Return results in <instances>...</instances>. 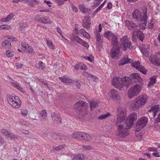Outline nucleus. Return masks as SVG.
<instances>
[{"instance_id": "nucleus-1", "label": "nucleus", "mask_w": 160, "mask_h": 160, "mask_svg": "<svg viewBox=\"0 0 160 160\" xmlns=\"http://www.w3.org/2000/svg\"><path fill=\"white\" fill-rule=\"evenodd\" d=\"M126 112L122 110L121 108L119 109L118 110L116 126L118 130V136L121 138L125 137L129 133L128 126L126 125V128H124V124H126Z\"/></svg>"}, {"instance_id": "nucleus-2", "label": "nucleus", "mask_w": 160, "mask_h": 160, "mask_svg": "<svg viewBox=\"0 0 160 160\" xmlns=\"http://www.w3.org/2000/svg\"><path fill=\"white\" fill-rule=\"evenodd\" d=\"M141 12L138 9H135L132 13V18L139 24V27L142 30L145 29L147 23V8L143 7L141 8Z\"/></svg>"}, {"instance_id": "nucleus-3", "label": "nucleus", "mask_w": 160, "mask_h": 160, "mask_svg": "<svg viewBox=\"0 0 160 160\" xmlns=\"http://www.w3.org/2000/svg\"><path fill=\"white\" fill-rule=\"evenodd\" d=\"M147 101V98L146 97L139 96L136 98L131 104L130 107L133 110L138 109L140 107L144 105Z\"/></svg>"}, {"instance_id": "nucleus-4", "label": "nucleus", "mask_w": 160, "mask_h": 160, "mask_svg": "<svg viewBox=\"0 0 160 160\" xmlns=\"http://www.w3.org/2000/svg\"><path fill=\"white\" fill-rule=\"evenodd\" d=\"M104 36L108 40H110V37H112L111 44L113 47H120V44H119L118 41V38L117 35L112 33L111 31H108L105 32Z\"/></svg>"}, {"instance_id": "nucleus-5", "label": "nucleus", "mask_w": 160, "mask_h": 160, "mask_svg": "<svg viewBox=\"0 0 160 160\" xmlns=\"http://www.w3.org/2000/svg\"><path fill=\"white\" fill-rule=\"evenodd\" d=\"M74 107L81 111V115L85 116L88 113L87 104L83 101H79L74 104Z\"/></svg>"}, {"instance_id": "nucleus-6", "label": "nucleus", "mask_w": 160, "mask_h": 160, "mask_svg": "<svg viewBox=\"0 0 160 160\" xmlns=\"http://www.w3.org/2000/svg\"><path fill=\"white\" fill-rule=\"evenodd\" d=\"M120 47L122 48L124 51H126L128 49H131L133 48L132 43L129 42L127 36H123L120 40Z\"/></svg>"}, {"instance_id": "nucleus-7", "label": "nucleus", "mask_w": 160, "mask_h": 160, "mask_svg": "<svg viewBox=\"0 0 160 160\" xmlns=\"http://www.w3.org/2000/svg\"><path fill=\"white\" fill-rule=\"evenodd\" d=\"M148 121V118L145 117H143L138 119L135 125V131L139 132L143 128L147 125Z\"/></svg>"}, {"instance_id": "nucleus-8", "label": "nucleus", "mask_w": 160, "mask_h": 160, "mask_svg": "<svg viewBox=\"0 0 160 160\" xmlns=\"http://www.w3.org/2000/svg\"><path fill=\"white\" fill-rule=\"evenodd\" d=\"M140 85L136 84L133 87H131L128 91V95L129 98L131 99L134 96L138 95L141 89Z\"/></svg>"}, {"instance_id": "nucleus-9", "label": "nucleus", "mask_w": 160, "mask_h": 160, "mask_svg": "<svg viewBox=\"0 0 160 160\" xmlns=\"http://www.w3.org/2000/svg\"><path fill=\"white\" fill-rule=\"evenodd\" d=\"M125 79V78H121L119 77L114 78L112 81V84L120 90H122V82Z\"/></svg>"}, {"instance_id": "nucleus-10", "label": "nucleus", "mask_w": 160, "mask_h": 160, "mask_svg": "<svg viewBox=\"0 0 160 160\" xmlns=\"http://www.w3.org/2000/svg\"><path fill=\"white\" fill-rule=\"evenodd\" d=\"M136 37H137L138 39L142 42L145 36L142 31H141L139 29H137L134 30L132 32V38L133 41L135 40Z\"/></svg>"}, {"instance_id": "nucleus-11", "label": "nucleus", "mask_w": 160, "mask_h": 160, "mask_svg": "<svg viewBox=\"0 0 160 160\" xmlns=\"http://www.w3.org/2000/svg\"><path fill=\"white\" fill-rule=\"evenodd\" d=\"M129 120L127 121V118L126 117V120L125 123L127 126H128V128H130L132 126L133 122L137 119V115L136 113H133L130 114L129 116Z\"/></svg>"}, {"instance_id": "nucleus-12", "label": "nucleus", "mask_w": 160, "mask_h": 160, "mask_svg": "<svg viewBox=\"0 0 160 160\" xmlns=\"http://www.w3.org/2000/svg\"><path fill=\"white\" fill-rule=\"evenodd\" d=\"M128 79H130L132 82L140 83L142 84V78L139 74L137 73H133L129 75L128 78H127Z\"/></svg>"}, {"instance_id": "nucleus-13", "label": "nucleus", "mask_w": 160, "mask_h": 160, "mask_svg": "<svg viewBox=\"0 0 160 160\" xmlns=\"http://www.w3.org/2000/svg\"><path fill=\"white\" fill-rule=\"evenodd\" d=\"M121 48V47H113L110 50V57L112 58H114L115 59L119 58V52Z\"/></svg>"}, {"instance_id": "nucleus-14", "label": "nucleus", "mask_w": 160, "mask_h": 160, "mask_svg": "<svg viewBox=\"0 0 160 160\" xmlns=\"http://www.w3.org/2000/svg\"><path fill=\"white\" fill-rule=\"evenodd\" d=\"M34 20L36 22H40L45 24L50 23L48 18L44 15L37 16L35 17Z\"/></svg>"}, {"instance_id": "nucleus-15", "label": "nucleus", "mask_w": 160, "mask_h": 160, "mask_svg": "<svg viewBox=\"0 0 160 160\" xmlns=\"http://www.w3.org/2000/svg\"><path fill=\"white\" fill-rule=\"evenodd\" d=\"M160 110L159 106L158 105H155L152 107L148 111V112L149 115L150 116V117L154 118L157 113Z\"/></svg>"}, {"instance_id": "nucleus-16", "label": "nucleus", "mask_w": 160, "mask_h": 160, "mask_svg": "<svg viewBox=\"0 0 160 160\" xmlns=\"http://www.w3.org/2000/svg\"><path fill=\"white\" fill-rule=\"evenodd\" d=\"M71 40L74 41L78 42V43L81 44L84 47L86 48H88L89 47V45L85 41L81 39L80 37L78 36H72L71 37Z\"/></svg>"}, {"instance_id": "nucleus-17", "label": "nucleus", "mask_w": 160, "mask_h": 160, "mask_svg": "<svg viewBox=\"0 0 160 160\" xmlns=\"http://www.w3.org/2000/svg\"><path fill=\"white\" fill-rule=\"evenodd\" d=\"M123 78H125L124 80H122V90L126 88V89L129 87L132 84V82L130 79H128L127 78L128 77L125 76Z\"/></svg>"}, {"instance_id": "nucleus-18", "label": "nucleus", "mask_w": 160, "mask_h": 160, "mask_svg": "<svg viewBox=\"0 0 160 160\" xmlns=\"http://www.w3.org/2000/svg\"><path fill=\"white\" fill-rule=\"evenodd\" d=\"M78 8L80 11L83 13L86 14H90L92 12L91 9L87 8L83 4H80L78 5Z\"/></svg>"}, {"instance_id": "nucleus-19", "label": "nucleus", "mask_w": 160, "mask_h": 160, "mask_svg": "<svg viewBox=\"0 0 160 160\" xmlns=\"http://www.w3.org/2000/svg\"><path fill=\"white\" fill-rule=\"evenodd\" d=\"M125 24L129 30H133L134 31L138 28V25H137L135 23L133 22L127 20L125 22Z\"/></svg>"}, {"instance_id": "nucleus-20", "label": "nucleus", "mask_w": 160, "mask_h": 160, "mask_svg": "<svg viewBox=\"0 0 160 160\" xmlns=\"http://www.w3.org/2000/svg\"><path fill=\"white\" fill-rule=\"evenodd\" d=\"M150 46L147 45L146 46H144L142 47L140 50L141 52L143 54L145 57H147L149 56Z\"/></svg>"}, {"instance_id": "nucleus-21", "label": "nucleus", "mask_w": 160, "mask_h": 160, "mask_svg": "<svg viewBox=\"0 0 160 160\" xmlns=\"http://www.w3.org/2000/svg\"><path fill=\"white\" fill-rule=\"evenodd\" d=\"M131 59L126 57H123L119 61L118 63L119 66H122L127 63H130Z\"/></svg>"}, {"instance_id": "nucleus-22", "label": "nucleus", "mask_w": 160, "mask_h": 160, "mask_svg": "<svg viewBox=\"0 0 160 160\" xmlns=\"http://www.w3.org/2000/svg\"><path fill=\"white\" fill-rule=\"evenodd\" d=\"M59 79L61 80L62 82L67 83H73L74 81L72 79H70L68 78L65 76L59 77Z\"/></svg>"}, {"instance_id": "nucleus-23", "label": "nucleus", "mask_w": 160, "mask_h": 160, "mask_svg": "<svg viewBox=\"0 0 160 160\" xmlns=\"http://www.w3.org/2000/svg\"><path fill=\"white\" fill-rule=\"evenodd\" d=\"M81 135H82L81 136V138H80L81 140H83L85 141H88L91 139V137L87 133L82 132Z\"/></svg>"}, {"instance_id": "nucleus-24", "label": "nucleus", "mask_w": 160, "mask_h": 160, "mask_svg": "<svg viewBox=\"0 0 160 160\" xmlns=\"http://www.w3.org/2000/svg\"><path fill=\"white\" fill-rule=\"evenodd\" d=\"M109 93V96L113 99H117L118 93L114 89H112Z\"/></svg>"}, {"instance_id": "nucleus-25", "label": "nucleus", "mask_w": 160, "mask_h": 160, "mask_svg": "<svg viewBox=\"0 0 160 160\" xmlns=\"http://www.w3.org/2000/svg\"><path fill=\"white\" fill-rule=\"evenodd\" d=\"M59 115V113L54 112H52L51 114V116L52 120L56 122H57L58 120L60 119V117Z\"/></svg>"}, {"instance_id": "nucleus-26", "label": "nucleus", "mask_w": 160, "mask_h": 160, "mask_svg": "<svg viewBox=\"0 0 160 160\" xmlns=\"http://www.w3.org/2000/svg\"><path fill=\"white\" fill-rule=\"evenodd\" d=\"M11 104H10L13 108H18L20 106L21 104V102H18L17 101H15V100L12 101V102H11Z\"/></svg>"}, {"instance_id": "nucleus-27", "label": "nucleus", "mask_w": 160, "mask_h": 160, "mask_svg": "<svg viewBox=\"0 0 160 160\" xmlns=\"http://www.w3.org/2000/svg\"><path fill=\"white\" fill-rule=\"evenodd\" d=\"M82 133V132H75L72 134V136L74 138L77 139H80Z\"/></svg>"}, {"instance_id": "nucleus-28", "label": "nucleus", "mask_w": 160, "mask_h": 160, "mask_svg": "<svg viewBox=\"0 0 160 160\" xmlns=\"http://www.w3.org/2000/svg\"><path fill=\"white\" fill-rule=\"evenodd\" d=\"M84 157L83 154H78L74 157L72 160H84Z\"/></svg>"}, {"instance_id": "nucleus-29", "label": "nucleus", "mask_w": 160, "mask_h": 160, "mask_svg": "<svg viewBox=\"0 0 160 160\" xmlns=\"http://www.w3.org/2000/svg\"><path fill=\"white\" fill-rule=\"evenodd\" d=\"M131 66L138 70L141 66L140 65V62L138 61L132 63L131 64Z\"/></svg>"}, {"instance_id": "nucleus-30", "label": "nucleus", "mask_w": 160, "mask_h": 160, "mask_svg": "<svg viewBox=\"0 0 160 160\" xmlns=\"http://www.w3.org/2000/svg\"><path fill=\"white\" fill-rule=\"evenodd\" d=\"M156 82V79L153 78H151L150 80L148 85V87H150L154 84Z\"/></svg>"}, {"instance_id": "nucleus-31", "label": "nucleus", "mask_w": 160, "mask_h": 160, "mask_svg": "<svg viewBox=\"0 0 160 160\" xmlns=\"http://www.w3.org/2000/svg\"><path fill=\"white\" fill-rule=\"evenodd\" d=\"M155 26L154 25V23L153 22L152 20L150 22H149L148 24V28L150 29H152L153 30H155L156 28H155Z\"/></svg>"}, {"instance_id": "nucleus-32", "label": "nucleus", "mask_w": 160, "mask_h": 160, "mask_svg": "<svg viewBox=\"0 0 160 160\" xmlns=\"http://www.w3.org/2000/svg\"><path fill=\"white\" fill-rule=\"evenodd\" d=\"M11 84L13 87L16 88L21 92H23V88L21 87L18 84L14 82H12L11 83Z\"/></svg>"}, {"instance_id": "nucleus-33", "label": "nucleus", "mask_w": 160, "mask_h": 160, "mask_svg": "<svg viewBox=\"0 0 160 160\" xmlns=\"http://www.w3.org/2000/svg\"><path fill=\"white\" fill-rule=\"evenodd\" d=\"M150 60L152 63L158 66H160V62H158L155 59V58H152L150 56Z\"/></svg>"}, {"instance_id": "nucleus-34", "label": "nucleus", "mask_w": 160, "mask_h": 160, "mask_svg": "<svg viewBox=\"0 0 160 160\" xmlns=\"http://www.w3.org/2000/svg\"><path fill=\"white\" fill-rule=\"evenodd\" d=\"M36 66L38 68L43 69L45 68V66L43 65V63L42 61H40L38 64H36Z\"/></svg>"}, {"instance_id": "nucleus-35", "label": "nucleus", "mask_w": 160, "mask_h": 160, "mask_svg": "<svg viewBox=\"0 0 160 160\" xmlns=\"http://www.w3.org/2000/svg\"><path fill=\"white\" fill-rule=\"evenodd\" d=\"M40 114L41 116V119H44L47 117V112L45 110H42Z\"/></svg>"}, {"instance_id": "nucleus-36", "label": "nucleus", "mask_w": 160, "mask_h": 160, "mask_svg": "<svg viewBox=\"0 0 160 160\" xmlns=\"http://www.w3.org/2000/svg\"><path fill=\"white\" fill-rule=\"evenodd\" d=\"M90 107L91 109H93L95 107H98V105L97 102L93 101L91 102L90 103Z\"/></svg>"}, {"instance_id": "nucleus-37", "label": "nucleus", "mask_w": 160, "mask_h": 160, "mask_svg": "<svg viewBox=\"0 0 160 160\" xmlns=\"http://www.w3.org/2000/svg\"><path fill=\"white\" fill-rule=\"evenodd\" d=\"M138 70L144 74H146L147 72V71L146 70L144 67L142 66H141Z\"/></svg>"}, {"instance_id": "nucleus-38", "label": "nucleus", "mask_w": 160, "mask_h": 160, "mask_svg": "<svg viewBox=\"0 0 160 160\" xmlns=\"http://www.w3.org/2000/svg\"><path fill=\"white\" fill-rule=\"evenodd\" d=\"M110 115V113L109 112H108L106 114L102 115L98 117L99 119H103L106 118H107Z\"/></svg>"}, {"instance_id": "nucleus-39", "label": "nucleus", "mask_w": 160, "mask_h": 160, "mask_svg": "<svg viewBox=\"0 0 160 160\" xmlns=\"http://www.w3.org/2000/svg\"><path fill=\"white\" fill-rule=\"evenodd\" d=\"M6 55L8 57H10L13 56L15 53L13 52L10 51V50H8L6 52Z\"/></svg>"}, {"instance_id": "nucleus-40", "label": "nucleus", "mask_w": 160, "mask_h": 160, "mask_svg": "<svg viewBox=\"0 0 160 160\" xmlns=\"http://www.w3.org/2000/svg\"><path fill=\"white\" fill-rule=\"evenodd\" d=\"M5 46H9L10 47H11V44L10 41L8 40H5L3 41L2 43V46L4 47Z\"/></svg>"}, {"instance_id": "nucleus-41", "label": "nucleus", "mask_w": 160, "mask_h": 160, "mask_svg": "<svg viewBox=\"0 0 160 160\" xmlns=\"http://www.w3.org/2000/svg\"><path fill=\"white\" fill-rule=\"evenodd\" d=\"M1 132L4 135H5L6 136H7L8 137L9 136H10V132H8L6 130L2 129L1 130Z\"/></svg>"}, {"instance_id": "nucleus-42", "label": "nucleus", "mask_w": 160, "mask_h": 160, "mask_svg": "<svg viewBox=\"0 0 160 160\" xmlns=\"http://www.w3.org/2000/svg\"><path fill=\"white\" fill-rule=\"evenodd\" d=\"M90 25L91 23H89L87 22H83L82 24L83 27L87 29H89Z\"/></svg>"}, {"instance_id": "nucleus-43", "label": "nucleus", "mask_w": 160, "mask_h": 160, "mask_svg": "<svg viewBox=\"0 0 160 160\" xmlns=\"http://www.w3.org/2000/svg\"><path fill=\"white\" fill-rule=\"evenodd\" d=\"M10 26L8 25H0V28L5 30H8L10 28Z\"/></svg>"}, {"instance_id": "nucleus-44", "label": "nucleus", "mask_w": 160, "mask_h": 160, "mask_svg": "<svg viewBox=\"0 0 160 160\" xmlns=\"http://www.w3.org/2000/svg\"><path fill=\"white\" fill-rule=\"evenodd\" d=\"M53 148L56 150H62L64 148V145H59L57 147H53Z\"/></svg>"}, {"instance_id": "nucleus-45", "label": "nucleus", "mask_w": 160, "mask_h": 160, "mask_svg": "<svg viewBox=\"0 0 160 160\" xmlns=\"http://www.w3.org/2000/svg\"><path fill=\"white\" fill-rule=\"evenodd\" d=\"M28 50V52L29 53H31L32 52L33 49L31 46L28 45L26 48Z\"/></svg>"}, {"instance_id": "nucleus-46", "label": "nucleus", "mask_w": 160, "mask_h": 160, "mask_svg": "<svg viewBox=\"0 0 160 160\" xmlns=\"http://www.w3.org/2000/svg\"><path fill=\"white\" fill-rule=\"evenodd\" d=\"M13 97L12 96L10 95L7 98L8 102L10 104L11 103V102H12V101H13L14 100L13 98Z\"/></svg>"}, {"instance_id": "nucleus-47", "label": "nucleus", "mask_w": 160, "mask_h": 160, "mask_svg": "<svg viewBox=\"0 0 160 160\" xmlns=\"http://www.w3.org/2000/svg\"><path fill=\"white\" fill-rule=\"evenodd\" d=\"M21 114L24 116H27L28 114V112L27 111L25 110L22 109L21 112Z\"/></svg>"}, {"instance_id": "nucleus-48", "label": "nucleus", "mask_w": 160, "mask_h": 160, "mask_svg": "<svg viewBox=\"0 0 160 160\" xmlns=\"http://www.w3.org/2000/svg\"><path fill=\"white\" fill-rule=\"evenodd\" d=\"M84 20L85 22H84L91 23V18L89 16H88L85 17Z\"/></svg>"}, {"instance_id": "nucleus-49", "label": "nucleus", "mask_w": 160, "mask_h": 160, "mask_svg": "<svg viewBox=\"0 0 160 160\" xmlns=\"http://www.w3.org/2000/svg\"><path fill=\"white\" fill-rule=\"evenodd\" d=\"M160 122V113L158 115V117L155 120L154 123L157 124Z\"/></svg>"}, {"instance_id": "nucleus-50", "label": "nucleus", "mask_w": 160, "mask_h": 160, "mask_svg": "<svg viewBox=\"0 0 160 160\" xmlns=\"http://www.w3.org/2000/svg\"><path fill=\"white\" fill-rule=\"evenodd\" d=\"M97 41L98 42H102V41L101 39L100 34L99 33H98L97 34Z\"/></svg>"}, {"instance_id": "nucleus-51", "label": "nucleus", "mask_w": 160, "mask_h": 160, "mask_svg": "<svg viewBox=\"0 0 160 160\" xmlns=\"http://www.w3.org/2000/svg\"><path fill=\"white\" fill-rule=\"evenodd\" d=\"M82 57L85 60L89 61L90 62H92L93 61V60L89 57H86L84 56H82Z\"/></svg>"}, {"instance_id": "nucleus-52", "label": "nucleus", "mask_w": 160, "mask_h": 160, "mask_svg": "<svg viewBox=\"0 0 160 160\" xmlns=\"http://www.w3.org/2000/svg\"><path fill=\"white\" fill-rule=\"evenodd\" d=\"M83 36L85 38H86L88 39H89L90 38V36L89 34L86 32H84L83 33Z\"/></svg>"}, {"instance_id": "nucleus-53", "label": "nucleus", "mask_w": 160, "mask_h": 160, "mask_svg": "<svg viewBox=\"0 0 160 160\" xmlns=\"http://www.w3.org/2000/svg\"><path fill=\"white\" fill-rule=\"evenodd\" d=\"M13 15L12 13H10L9 15H8L6 17L9 21H10L13 18Z\"/></svg>"}, {"instance_id": "nucleus-54", "label": "nucleus", "mask_w": 160, "mask_h": 160, "mask_svg": "<svg viewBox=\"0 0 160 160\" xmlns=\"http://www.w3.org/2000/svg\"><path fill=\"white\" fill-rule=\"evenodd\" d=\"M88 75V79H91L92 80H95L97 78V77L95 76L94 75H92L89 74Z\"/></svg>"}, {"instance_id": "nucleus-55", "label": "nucleus", "mask_w": 160, "mask_h": 160, "mask_svg": "<svg viewBox=\"0 0 160 160\" xmlns=\"http://www.w3.org/2000/svg\"><path fill=\"white\" fill-rule=\"evenodd\" d=\"M82 147L86 150H89L93 149L92 147L91 146H83Z\"/></svg>"}, {"instance_id": "nucleus-56", "label": "nucleus", "mask_w": 160, "mask_h": 160, "mask_svg": "<svg viewBox=\"0 0 160 160\" xmlns=\"http://www.w3.org/2000/svg\"><path fill=\"white\" fill-rule=\"evenodd\" d=\"M57 3H58V5L59 6L62 5L64 3L63 0H55Z\"/></svg>"}, {"instance_id": "nucleus-57", "label": "nucleus", "mask_w": 160, "mask_h": 160, "mask_svg": "<svg viewBox=\"0 0 160 160\" xmlns=\"http://www.w3.org/2000/svg\"><path fill=\"white\" fill-rule=\"evenodd\" d=\"M148 150L149 151L157 152V149L155 148L154 147H149L148 148Z\"/></svg>"}, {"instance_id": "nucleus-58", "label": "nucleus", "mask_w": 160, "mask_h": 160, "mask_svg": "<svg viewBox=\"0 0 160 160\" xmlns=\"http://www.w3.org/2000/svg\"><path fill=\"white\" fill-rule=\"evenodd\" d=\"M15 65L18 68H22V67L23 66V64L21 63L17 62L15 63Z\"/></svg>"}, {"instance_id": "nucleus-59", "label": "nucleus", "mask_w": 160, "mask_h": 160, "mask_svg": "<svg viewBox=\"0 0 160 160\" xmlns=\"http://www.w3.org/2000/svg\"><path fill=\"white\" fill-rule=\"evenodd\" d=\"M72 8L73 11H74L75 12H78V10L77 7H75L73 5H72Z\"/></svg>"}, {"instance_id": "nucleus-60", "label": "nucleus", "mask_w": 160, "mask_h": 160, "mask_svg": "<svg viewBox=\"0 0 160 160\" xmlns=\"http://www.w3.org/2000/svg\"><path fill=\"white\" fill-rule=\"evenodd\" d=\"M55 136H56L57 137V138H58L60 139V140H64L65 139V137L63 135L62 136H58L57 135H55Z\"/></svg>"}, {"instance_id": "nucleus-61", "label": "nucleus", "mask_w": 160, "mask_h": 160, "mask_svg": "<svg viewBox=\"0 0 160 160\" xmlns=\"http://www.w3.org/2000/svg\"><path fill=\"white\" fill-rule=\"evenodd\" d=\"M36 87V85H32V86H30V89L31 90V91L32 92H34V90L35 89V87Z\"/></svg>"}, {"instance_id": "nucleus-62", "label": "nucleus", "mask_w": 160, "mask_h": 160, "mask_svg": "<svg viewBox=\"0 0 160 160\" xmlns=\"http://www.w3.org/2000/svg\"><path fill=\"white\" fill-rule=\"evenodd\" d=\"M19 25L20 27L21 28L26 27L27 26V24H26L22 23V22H20L19 23Z\"/></svg>"}, {"instance_id": "nucleus-63", "label": "nucleus", "mask_w": 160, "mask_h": 160, "mask_svg": "<svg viewBox=\"0 0 160 160\" xmlns=\"http://www.w3.org/2000/svg\"><path fill=\"white\" fill-rule=\"evenodd\" d=\"M21 46L24 48H25V49L28 45V44H27L25 42H22L21 43Z\"/></svg>"}, {"instance_id": "nucleus-64", "label": "nucleus", "mask_w": 160, "mask_h": 160, "mask_svg": "<svg viewBox=\"0 0 160 160\" xmlns=\"http://www.w3.org/2000/svg\"><path fill=\"white\" fill-rule=\"evenodd\" d=\"M46 41L47 44L48 45V46H53L52 43L51 41H48L47 39H46Z\"/></svg>"}]
</instances>
